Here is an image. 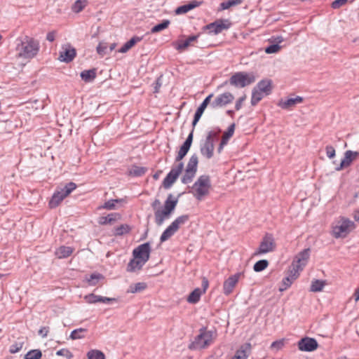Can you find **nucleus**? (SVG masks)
<instances>
[{
  "mask_svg": "<svg viewBox=\"0 0 359 359\" xmlns=\"http://www.w3.org/2000/svg\"><path fill=\"white\" fill-rule=\"evenodd\" d=\"M76 55V49L69 43L62 46V50L60 52L59 60L61 62L69 63L72 62Z\"/></svg>",
  "mask_w": 359,
  "mask_h": 359,
  "instance_id": "nucleus-16",
  "label": "nucleus"
},
{
  "mask_svg": "<svg viewBox=\"0 0 359 359\" xmlns=\"http://www.w3.org/2000/svg\"><path fill=\"white\" fill-rule=\"evenodd\" d=\"M201 3H202L201 1H198L196 0L191 1L187 4H184L183 6H179L178 8H177V9L175 10V13H176V14H178V15L186 13L188 11L200 6L201 4Z\"/></svg>",
  "mask_w": 359,
  "mask_h": 359,
  "instance_id": "nucleus-24",
  "label": "nucleus"
},
{
  "mask_svg": "<svg viewBox=\"0 0 359 359\" xmlns=\"http://www.w3.org/2000/svg\"><path fill=\"white\" fill-rule=\"evenodd\" d=\"M145 263V262L140 259H135L133 257V259H130L128 264L127 271L134 272L136 270H140Z\"/></svg>",
  "mask_w": 359,
  "mask_h": 359,
  "instance_id": "nucleus-26",
  "label": "nucleus"
},
{
  "mask_svg": "<svg viewBox=\"0 0 359 359\" xmlns=\"http://www.w3.org/2000/svg\"><path fill=\"white\" fill-rule=\"evenodd\" d=\"M194 127L193 130L191 131V133L189 134L188 137H187L186 140L184 142L182 145L180 147L181 148L185 149L186 151H189L192 142H193V137H194Z\"/></svg>",
  "mask_w": 359,
  "mask_h": 359,
  "instance_id": "nucleus-49",
  "label": "nucleus"
},
{
  "mask_svg": "<svg viewBox=\"0 0 359 359\" xmlns=\"http://www.w3.org/2000/svg\"><path fill=\"white\" fill-rule=\"evenodd\" d=\"M243 0H228L220 4L221 10L229 9V8L241 4Z\"/></svg>",
  "mask_w": 359,
  "mask_h": 359,
  "instance_id": "nucleus-44",
  "label": "nucleus"
},
{
  "mask_svg": "<svg viewBox=\"0 0 359 359\" xmlns=\"http://www.w3.org/2000/svg\"><path fill=\"white\" fill-rule=\"evenodd\" d=\"M281 46L278 43L271 44L265 48V52L268 54L276 53L280 50Z\"/></svg>",
  "mask_w": 359,
  "mask_h": 359,
  "instance_id": "nucleus-52",
  "label": "nucleus"
},
{
  "mask_svg": "<svg viewBox=\"0 0 359 359\" xmlns=\"http://www.w3.org/2000/svg\"><path fill=\"white\" fill-rule=\"evenodd\" d=\"M251 344L250 343H245L242 345L241 348L238 349L234 356L231 359H246L248 357L247 352L250 351Z\"/></svg>",
  "mask_w": 359,
  "mask_h": 359,
  "instance_id": "nucleus-29",
  "label": "nucleus"
},
{
  "mask_svg": "<svg viewBox=\"0 0 359 359\" xmlns=\"http://www.w3.org/2000/svg\"><path fill=\"white\" fill-rule=\"evenodd\" d=\"M299 272L297 271V269H294L292 267H290L287 276L283 279L280 286L279 287V290L280 292L286 290L288 287L291 286L293 281L296 280L299 277Z\"/></svg>",
  "mask_w": 359,
  "mask_h": 359,
  "instance_id": "nucleus-17",
  "label": "nucleus"
},
{
  "mask_svg": "<svg viewBox=\"0 0 359 359\" xmlns=\"http://www.w3.org/2000/svg\"><path fill=\"white\" fill-rule=\"evenodd\" d=\"M303 102V97L297 96L295 97L288 98L283 101L281 100L278 104V106L283 109H289L294 107L296 104L302 103Z\"/></svg>",
  "mask_w": 359,
  "mask_h": 359,
  "instance_id": "nucleus-23",
  "label": "nucleus"
},
{
  "mask_svg": "<svg viewBox=\"0 0 359 359\" xmlns=\"http://www.w3.org/2000/svg\"><path fill=\"white\" fill-rule=\"evenodd\" d=\"M88 359H105L104 354L99 350H90L87 353Z\"/></svg>",
  "mask_w": 359,
  "mask_h": 359,
  "instance_id": "nucleus-42",
  "label": "nucleus"
},
{
  "mask_svg": "<svg viewBox=\"0 0 359 359\" xmlns=\"http://www.w3.org/2000/svg\"><path fill=\"white\" fill-rule=\"evenodd\" d=\"M39 50V41L33 37L25 35L15 40L16 56L18 58L32 60L38 55Z\"/></svg>",
  "mask_w": 359,
  "mask_h": 359,
  "instance_id": "nucleus-1",
  "label": "nucleus"
},
{
  "mask_svg": "<svg viewBox=\"0 0 359 359\" xmlns=\"http://www.w3.org/2000/svg\"><path fill=\"white\" fill-rule=\"evenodd\" d=\"M131 229L132 228L130 225L127 224H123L114 229L113 235L114 236H121L125 234L129 233Z\"/></svg>",
  "mask_w": 359,
  "mask_h": 359,
  "instance_id": "nucleus-33",
  "label": "nucleus"
},
{
  "mask_svg": "<svg viewBox=\"0 0 359 359\" xmlns=\"http://www.w3.org/2000/svg\"><path fill=\"white\" fill-rule=\"evenodd\" d=\"M107 46L103 44L102 43H100L97 46V52L101 55L104 56L106 54Z\"/></svg>",
  "mask_w": 359,
  "mask_h": 359,
  "instance_id": "nucleus-58",
  "label": "nucleus"
},
{
  "mask_svg": "<svg viewBox=\"0 0 359 359\" xmlns=\"http://www.w3.org/2000/svg\"><path fill=\"white\" fill-rule=\"evenodd\" d=\"M87 332L86 328H79L73 330L70 334V339L72 340L80 339L84 337V333Z\"/></svg>",
  "mask_w": 359,
  "mask_h": 359,
  "instance_id": "nucleus-43",
  "label": "nucleus"
},
{
  "mask_svg": "<svg viewBox=\"0 0 359 359\" xmlns=\"http://www.w3.org/2000/svg\"><path fill=\"white\" fill-rule=\"evenodd\" d=\"M231 25L228 20L219 19L203 26V30H208L209 34H218L223 30L228 29Z\"/></svg>",
  "mask_w": 359,
  "mask_h": 359,
  "instance_id": "nucleus-10",
  "label": "nucleus"
},
{
  "mask_svg": "<svg viewBox=\"0 0 359 359\" xmlns=\"http://www.w3.org/2000/svg\"><path fill=\"white\" fill-rule=\"evenodd\" d=\"M284 346V341H283V339L282 340H277V341H273L271 345V348H276V350H280Z\"/></svg>",
  "mask_w": 359,
  "mask_h": 359,
  "instance_id": "nucleus-60",
  "label": "nucleus"
},
{
  "mask_svg": "<svg viewBox=\"0 0 359 359\" xmlns=\"http://www.w3.org/2000/svg\"><path fill=\"white\" fill-rule=\"evenodd\" d=\"M255 88L265 95H269L272 91V81L271 79L261 80Z\"/></svg>",
  "mask_w": 359,
  "mask_h": 359,
  "instance_id": "nucleus-22",
  "label": "nucleus"
},
{
  "mask_svg": "<svg viewBox=\"0 0 359 359\" xmlns=\"http://www.w3.org/2000/svg\"><path fill=\"white\" fill-rule=\"evenodd\" d=\"M236 125L235 123H231L226 131L224 132L221 141L227 144L229 139L233 135L234 130H235Z\"/></svg>",
  "mask_w": 359,
  "mask_h": 359,
  "instance_id": "nucleus-38",
  "label": "nucleus"
},
{
  "mask_svg": "<svg viewBox=\"0 0 359 359\" xmlns=\"http://www.w3.org/2000/svg\"><path fill=\"white\" fill-rule=\"evenodd\" d=\"M189 219V215H182L177 217L162 233L160 241L161 243L165 242L172 236L180 229L181 225L184 224Z\"/></svg>",
  "mask_w": 359,
  "mask_h": 359,
  "instance_id": "nucleus-6",
  "label": "nucleus"
},
{
  "mask_svg": "<svg viewBox=\"0 0 359 359\" xmlns=\"http://www.w3.org/2000/svg\"><path fill=\"white\" fill-rule=\"evenodd\" d=\"M209 285V282L207 278L203 277L202 278V292L205 293Z\"/></svg>",
  "mask_w": 359,
  "mask_h": 359,
  "instance_id": "nucleus-64",
  "label": "nucleus"
},
{
  "mask_svg": "<svg viewBox=\"0 0 359 359\" xmlns=\"http://www.w3.org/2000/svg\"><path fill=\"white\" fill-rule=\"evenodd\" d=\"M151 247L149 242L140 245L133 251V256L135 259H140L147 262L150 257Z\"/></svg>",
  "mask_w": 359,
  "mask_h": 359,
  "instance_id": "nucleus-13",
  "label": "nucleus"
},
{
  "mask_svg": "<svg viewBox=\"0 0 359 359\" xmlns=\"http://www.w3.org/2000/svg\"><path fill=\"white\" fill-rule=\"evenodd\" d=\"M276 243L273 236L271 233H266L263 237L259 248L254 252L253 255L257 256L273 252L276 249Z\"/></svg>",
  "mask_w": 359,
  "mask_h": 359,
  "instance_id": "nucleus-8",
  "label": "nucleus"
},
{
  "mask_svg": "<svg viewBox=\"0 0 359 359\" xmlns=\"http://www.w3.org/2000/svg\"><path fill=\"white\" fill-rule=\"evenodd\" d=\"M325 149L326 154L329 158H333L335 156V149L332 146L328 145Z\"/></svg>",
  "mask_w": 359,
  "mask_h": 359,
  "instance_id": "nucleus-59",
  "label": "nucleus"
},
{
  "mask_svg": "<svg viewBox=\"0 0 359 359\" xmlns=\"http://www.w3.org/2000/svg\"><path fill=\"white\" fill-rule=\"evenodd\" d=\"M147 285L146 283L141 282L135 284H131L129 287L128 292L137 293L144 290Z\"/></svg>",
  "mask_w": 359,
  "mask_h": 359,
  "instance_id": "nucleus-37",
  "label": "nucleus"
},
{
  "mask_svg": "<svg viewBox=\"0 0 359 359\" xmlns=\"http://www.w3.org/2000/svg\"><path fill=\"white\" fill-rule=\"evenodd\" d=\"M234 100V96L229 92H225L219 95L210 104L212 108L222 107L231 103Z\"/></svg>",
  "mask_w": 359,
  "mask_h": 359,
  "instance_id": "nucleus-15",
  "label": "nucleus"
},
{
  "mask_svg": "<svg viewBox=\"0 0 359 359\" xmlns=\"http://www.w3.org/2000/svg\"><path fill=\"white\" fill-rule=\"evenodd\" d=\"M87 5V0H76L72 5V9L74 13L81 12Z\"/></svg>",
  "mask_w": 359,
  "mask_h": 359,
  "instance_id": "nucleus-46",
  "label": "nucleus"
},
{
  "mask_svg": "<svg viewBox=\"0 0 359 359\" xmlns=\"http://www.w3.org/2000/svg\"><path fill=\"white\" fill-rule=\"evenodd\" d=\"M23 346V342H15L10 347L9 351L11 353H16L19 352Z\"/></svg>",
  "mask_w": 359,
  "mask_h": 359,
  "instance_id": "nucleus-55",
  "label": "nucleus"
},
{
  "mask_svg": "<svg viewBox=\"0 0 359 359\" xmlns=\"http://www.w3.org/2000/svg\"><path fill=\"white\" fill-rule=\"evenodd\" d=\"M183 168L184 163L182 162L179 163L177 165L171 168V170L168 173L163 181L162 185L164 189H168L170 188L182 172Z\"/></svg>",
  "mask_w": 359,
  "mask_h": 359,
  "instance_id": "nucleus-9",
  "label": "nucleus"
},
{
  "mask_svg": "<svg viewBox=\"0 0 359 359\" xmlns=\"http://www.w3.org/2000/svg\"><path fill=\"white\" fill-rule=\"evenodd\" d=\"M325 285V281H323V280H314L311 283L310 291L314 292H320L323 290Z\"/></svg>",
  "mask_w": 359,
  "mask_h": 359,
  "instance_id": "nucleus-40",
  "label": "nucleus"
},
{
  "mask_svg": "<svg viewBox=\"0 0 359 359\" xmlns=\"http://www.w3.org/2000/svg\"><path fill=\"white\" fill-rule=\"evenodd\" d=\"M297 346L302 351L311 352L318 348V343L314 338L305 337L298 341Z\"/></svg>",
  "mask_w": 359,
  "mask_h": 359,
  "instance_id": "nucleus-14",
  "label": "nucleus"
},
{
  "mask_svg": "<svg viewBox=\"0 0 359 359\" xmlns=\"http://www.w3.org/2000/svg\"><path fill=\"white\" fill-rule=\"evenodd\" d=\"M143 39V36H134L123 46L119 49L118 52L124 53L128 52L131 48H133L137 43L141 41Z\"/></svg>",
  "mask_w": 359,
  "mask_h": 359,
  "instance_id": "nucleus-25",
  "label": "nucleus"
},
{
  "mask_svg": "<svg viewBox=\"0 0 359 359\" xmlns=\"http://www.w3.org/2000/svg\"><path fill=\"white\" fill-rule=\"evenodd\" d=\"M104 278V276L100 273H92L86 280L89 285H95L100 279Z\"/></svg>",
  "mask_w": 359,
  "mask_h": 359,
  "instance_id": "nucleus-48",
  "label": "nucleus"
},
{
  "mask_svg": "<svg viewBox=\"0 0 359 359\" xmlns=\"http://www.w3.org/2000/svg\"><path fill=\"white\" fill-rule=\"evenodd\" d=\"M56 355L59 356L66 357L67 359L73 358V354L67 348H62L56 352Z\"/></svg>",
  "mask_w": 359,
  "mask_h": 359,
  "instance_id": "nucleus-54",
  "label": "nucleus"
},
{
  "mask_svg": "<svg viewBox=\"0 0 359 359\" xmlns=\"http://www.w3.org/2000/svg\"><path fill=\"white\" fill-rule=\"evenodd\" d=\"M213 94H210L208 95L204 100L202 102V103L200 104V106L196 109L194 119L192 121V126L194 128L197 123L199 121L201 117L202 116L205 109H206L207 106L210 104L211 98L212 97Z\"/></svg>",
  "mask_w": 359,
  "mask_h": 359,
  "instance_id": "nucleus-20",
  "label": "nucleus"
},
{
  "mask_svg": "<svg viewBox=\"0 0 359 359\" xmlns=\"http://www.w3.org/2000/svg\"><path fill=\"white\" fill-rule=\"evenodd\" d=\"M73 251L72 247L62 245L55 250V255L58 259H65L69 257Z\"/></svg>",
  "mask_w": 359,
  "mask_h": 359,
  "instance_id": "nucleus-27",
  "label": "nucleus"
},
{
  "mask_svg": "<svg viewBox=\"0 0 359 359\" xmlns=\"http://www.w3.org/2000/svg\"><path fill=\"white\" fill-rule=\"evenodd\" d=\"M194 127L193 130L191 131V133L189 134L188 137H187L186 140L184 142L182 145L180 147L181 148L185 149L186 151H189L192 142H193V137H194Z\"/></svg>",
  "mask_w": 359,
  "mask_h": 359,
  "instance_id": "nucleus-50",
  "label": "nucleus"
},
{
  "mask_svg": "<svg viewBox=\"0 0 359 359\" xmlns=\"http://www.w3.org/2000/svg\"><path fill=\"white\" fill-rule=\"evenodd\" d=\"M269 266V262L266 259H261L257 261L253 266V269L256 272H261L266 269Z\"/></svg>",
  "mask_w": 359,
  "mask_h": 359,
  "instance_id": "nucleus-45",
  "label": "nucleus"
},
{
  "mask_svg": "<svg viewBox=\"0 0 359 359\" xmlns=\"http://www.w3.org/2000/svg\"><path fill=\"white\" fill-rule=\"evenodd\" d=\"M203 337H204V335L203 334V332H202L201 328L200 329V334L198 335H197L195 337L194 341H192L189 345V348L191 349V350L202 349V348H203Z\"/></svg>",
  "mask_w": 359,
  "mask_h": 359,
  "instance_id": "nucleus-32",
  "label": "nucleus"
},
{
  "mask_svg": "<svg viewBox=\"0 0 359 359\" xmlns=\"http://www.w3.org/2000/svg\"><path fill=\"white\" fill-rule=\"evenodd\" d=\"M264 93L257 90L255 88L252 89L251 104L255 106L263 98Z\"/></svg>",
  "mask_w": 359,
  "mask_h": 359,
  "instance_id": "nucleus-39",
  "label": "nucleus"
},
{
  "mask_svg": "<svg viewBox=\"0 0 359 359\" xmlns=\"http://www.w3.org/2000/svg\"><path fill=\"white\" fill-rule=\"evenodd\" d=\"M203 292L200 288L194 289L188 296L187 302L191 304H196L198 302Z\"/></svg>",
  "mask_w": 359,
  "mask_h": 359,
  "instance_id": "nucleus-35",
  "label": "nucleus"
},
{
  "mask_svg": "<svg viewBox=\"0 0 359 359\" xmlns=\"http://www.w3.org/2000/svg\"><path fill=\"white\" fill-rule=\"evenodd\" d=\"M242 273H236V274L229 277L223 284V292L225 295H229L238 282L239 278L242 276Z\"/></svg>",
  "mask_w": 359,
  "mask_h": 359,
  "instance_id": "nucleus-18",
  "label": "nucleus"
},
{
  "mask_svg": "<svg viewBox=\"0 0 359 359\" xmlns=\"http://www.w3.org/2000/svg\"><path fill=\"white\" fill-rule=\"evenodd\" d=\"M147 170V169L144 167L133 165L128 170V175L133 177H140L144 175Z\"/></svg>",
  "mask_w": 359,
  "mask_h": 359,
  "instance_id": "nucleus-34",
  "label": "nucleus"
},
{
  "mask_svg": "<svg viewBox=\"0 0 359 359\" xmlns=\"http://www.w3.org/2000/svg\"><path fill=\"white\" fill-rule=\"evenodd\" d=\"M348 0H334L331 4V7L333 9H338L341 6H344L347 3Z\"/></svg>",
  "mask_w": 359,
  "mask_h": 359,
  "instance_id": "nucleus-56",
  "label": "nucleus"
},
{
  "mask_svg": "<svg viewBox=\"0 0 359 359\" xmlns=\"http://www.w3.org/2000/svg\"><path fill=\"white\" fill-rule=\"evenodd\" d=\"M353 226H354L353 222L342 218L341 223L333 227L332 234L336 238H344L351 231V228Z\"/></svg>",
  "mask_w": 359,
  "mask_h": 359,
  "instance_id": "nucleus-11",
  "label": "nucleus"
},
{
  "mask_svg": "<svg viewBox=\"0 0 359 359\" xmlns=\"http://www.w3.org/2000/svg\"><path fill=\"white\" fill-rule=\"evenodd\" d=\"M221 132V130L219 128L217 129V131L211 130L209 131L206 137H210V141L214 142V139L217 138Z\"/></svg>",
  "mask_w": 359,
  "mask_h": 359,
  "instance_id": "nucleus-62",
  "label": "nucleus"
},
{
  "mask_svg": "<svg viewBox=\"0 0 359 359\" xmlns=\"http://www.w3.org/2000/svg\"><path fill=\"white\" fill-rule=\"evenodd\" d=\"M201 331L203 332V334L204 335V337H203V348H205L211 344L213 338V332L208 331L205 327H202Z\"/></svg>",
  "mask_w": 359,
  "mask_h": 359,
  "instance_id": "nucleus-36",
  "label": "nucleus"
},
{
  "mask_svg": "<svg viewBox=\"0 0 359 359\" xmlns=\"http://www.w3.org/2000/svg\"><path fill=\"white\" fill-rule=\"evenodd\" d=\"M76 187L77 186L74 182H70L67 183L64 187L60 189V190L56 191L49 201L50 208H55L57 207L61 201H62L63 199L70 194Z\"/></svg>",
  "mask_w": 359,
  "mask_h": 359,
  "instance_id": "nucleus-5",
  "label": "nucleus"
},
{
  "mask_svg": "<svg viewBox=\"0 0 359 359\" xmlns=\"http://www.w3.org/2000/svg\"><path fill=\"white\" fill-rule=\"evenodd\" d=\"M98 300H99V302L105 303V304H110V303L116 302V299H115V298H110V297H102V296H99Z\"/></svg>",
  "mask_w": 359,
  "mask_h": 359,
  "instance_id": "nucleus-61",
  "label": "nucleus"
},
{
  "mask_svg": "<svg viewBox=\"0 0 359 359\" xmlns=\"http://www.w3.org/2000/svg\"><path fill=\"white\" fill-rule=\"evenodd\" d=\"M211 181L209 175L200 176L193 185L194 196L198 201H202L209 194Z\"/></svg>",
  "mask_w": 359,
  "mask_h": 359,
  "instance_id": "nucleus-4",
  "label": "nucleus"
},
{
  "mask_svg": "<svg viewBox=\"0 0 359 359\" xmlns=\"http://www.w3.org/2000/svg\"><path fill=\"white\" fill-rule=\"evenodd\" d=\"M96 69L95 68L82 71L80 74L81 79L86 83L92 82L96 78Z\"/></svg>",
  "mask_w": 359,
  "mask_h": 359,
  "instance_id": "nucleus-31",
  "label": "nucleus"
},
{
  "mask_svg": "<svg viewBox=\"0 0 359 359\" xmlns=\"http://www.w3.org/2000/svg\"><path fill=\"white\" fill-rule=\"evenodd\" d=\"M121 216L118 213L114 212L110 213L105 217H100L98 220V223L100 225H106L108 224H112L115 222L117 219H120Z\"/></svg>",
  "mask_w": 359,
  "mask_h": 359,
  "instance_id": "nucleus-30",
  "label": "nucleus"
},
{
  "mask_svg": "<svg viewBox=\"0 0 359 359\" xmlns=\"http://www.w3.org/2000/svg\"><path fill=\"white\" fill-rule=\"evenodd\" d=\"M170 22L168 20H163L161 23L154 26L151 29V33L154 34L160 32L162 30L168 27Z\"/></svg>",
  "mask_w": 359,
  "mask_h": 359,
  "instance_id": "nucleus-41",
  "label": "nucleus"
},
{
  "mask_svg": "<svg viewBox=\"0 0 359 359\" xmlns=\"http://www.w3.org/2000/svg\"><path fill=\"white\" fill-rule=\"evenodd\" d=\"M214 149L215 145L213 142L210 141V136L206 137L204 143L200 147L201 154L208 159H210L213 156Z\"/></svg>",
  "mask_w": 359,
  "mask_h": 359,
  "instance_id": "nucleus-21",
  "label": "nucleus"
},
{
  "mask_svg": "<svg viewBox=\"0 0 359 359\" xmlns=\"http://www.w3.org/2000/svg\"><path fill=\"white\" fill-rule=\"evenodd\" d=\"M256 80L253 72H238L233 74L222 86L229 83L236 88H244L253 83Z\"/></svg>",
  "mask_w": 359,
  "mask_h": 359,
  "instance_id": "nucleus-3",
  "label": "nucleus"
},
{
  "mask_svg": "<svg viewBox=\"0 0 359 359\" xmlns=\"http://www.w3.org/2000/svg\"><path fill=\"white\" fill-rule=\"evenodd\" d=\"M180 195V194L177 197H175L172 194H169L164 202L163 206L158 208L154 212L155 223L156 225L161 226L165 219L170 218L178 203V198Z\"/></svg>",
  "mask_w": 359,
  "mask_h": 359,
  "instance_id": "nucleus-2",
  "label": "nucleus"
},
{
  "mask_svg": "<svg viewBox=\"0 0 359 359\" xmlns=\"http://www.w3.org/2000/svg\"><path fill=\"white\" fill-rule=\"evenodd\" d=\"M118 203L117 200L111 199L105 202L102 205H101L99 209H106V210H115L116 209V203Z\"/></svg>",
  "mask_w": 359,
  "mask_h": 359,
  "instance_id": "nucleus-51",
  "label": "nucleus"
},
{
  "mask_svg": "<svg viewBox=\"0 0 359 359\" xmlns=\"http://www.w3.org/2000/svg\"><path fill=\"white\" fill-rule=\"evenodd\" d=\"M199 36L200 34L189 36L186 40L180 41L175 48L180 51L184 50L191 45V42L196 41Z\"/></svg>",
  "mask_w": 359,
  "mask_h": 359,
  "instance_id": "nucleus-28",
  "label": "nucleus"
},
{
  "mask_svg": "<svg viewBox=\"0 0 359 359\" xmlns=\"http://www.w3.org/2000/svg\"><path fill=\"white\" fill-rule=\"evenodd\" d=\"M198 164V158L196 154H194L189 158V162L187 165L185 172L182 176L181 181L183 184H187L190 183L196 172Z\"/></svg>",
  "mask_w": 359,
  "mask_h": 359,
  "instance_id": "nucleus-7",
  "label": "nucleus"
},
{
  "mask_svg": "<svg viewBox=\"0 0 359 359\" xmlns=\"http://www.w3.org/2000/svg\"><path fill=\"white\" fill-rule=\"evenodd\" d=\"M359 156V152L347 150L344 153V157L341 160L340 164L336 167L337 171L343 170L344 168L348 167L351 163Z\"/></svg>",
  "mask_w": 359,
  "mask_h": 359,
  "instance_id": "nucleus-19",
  "label": "nucleus"
},
{
  "mask_svg": "<svg viewBox=\"0 0 359 359\" xmlns=\"http://www.w3.org/2000/svg\"><path fill=\"white\" fill-rule=\"evenodd\" d=\"M84 299L86 301V302L88 304H95V303L99 302V300H98L99 296L95 295L93 293L86 295L84 297Z\"/></svg>",
  "mask_w": 359,
  "mask_h": 359,
  "instance_id": "nucleus-53",
  "label": "nucleus"
},
{
  "mask_svg": "<svg viewBox=\"0 0 359 359\" xmlns=\"http://www.w3.org/2000/svg\"><path fill=\"white\" fill-rule=\"evenodd\" d=\"M310 249H304L301 251L296 257L294 261L292 262L290 267L294 269H297V271L299 272L303 270L304 267L306 266L307 261L310 256Z\"/></svg>",
  "mask_w": 359,
  "mask_h": 359,
  "instance_id": "nucleus-12",
  "label": "nucleus"
},
{
  "mask_svg": "<svg viewBox=\"0 0 359 359\" xmlns=\"http://www.w3.org/2000/svg\"><path fill=\"white\" fill-rule=\"evenodd\" d=\"M187 153H188L187 151H186L185 149L180 147V149L177 153V155L175 157V161L180 163V161L184 158V156L187 155Z\"/></svg>",
  "mask_w": 359,
  "mask_h": 359,
  "instance_id": "nucleus-57",
  "label": "nucleus"
},
{
  "mask_svg": "<svg viewBox=\"0 0 359 359\" xmlns=\"http://www.w3.org/2000/svg\"><path fill=\"white\" fill-rule=\"evenodd\" d=\"M245 99H246L245 95H244L243 96H242L238 99V100L236 101V104H235V109L236 111H238L241 109V108L242 107L243 102L245 101Z\"/></svg>",
  "mask_w": 359,
  "mask_h": 359,
  "instance_id": "nucleus-63",
  "label": "nucleus"
},
{
  "mask_svg": "<svg viewBox=\"0 0 359 359\" xmlns=\"http://www.w3.org/2000/svg\"><path fill=\"white\" fill-rule=\"evenodd\" d=\"M42 356V353L39 349H33L28 351L24 359H40Z\"/></svg>",
  "mask_w": 359,
  "mask_h": 359,
  "instance_id": "nucleus-47",
  "label": "nucleus"
}]
</instances>
